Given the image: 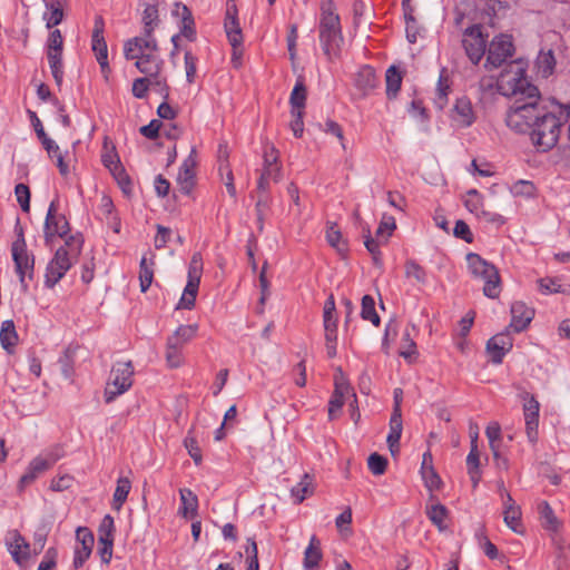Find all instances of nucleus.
Wrapping results in <instances>:
<instances>
[{
  "label": "nucleus",
  "mask_w": 570,
  "mask_h": 570,
  "mask_svg": "<svg viewBox=\"0 0 570 570\" xmlns=\"http://www.w3.org/2000/svg\"><path fill=\"white\" fill-rule=\"evenodd\" d=\"M570 118V102L552 104V109L539 98L522 102L517 100L507 114V125L518 131H530L532 142L542 151L552 149L560 137L562 125Z\"/></svg>",
  "instance_id": "f257e3e1"
},
{
  "label": "nucleus",
  "mask_w": 570,
  "mask_h": 570,
  "mask_svg": "<svg viewBox=\"0 0 570 570\" xmlns=\"http://www.w3.org/2000/svg\"><path fill=\"white\" fill-rule=\"evenodd\" d=\"M498 87L505 96H520L514 101L527 102L540 98L538 88L528 80L525 69L517 61L510 62L501 72Z\"/></svg>",
  "instance_id": "f03ea898"
},
{
  "label": "nucleus",
  "mask_w": 570,
  "mask_h": 570,
  "mask_svg": "<svg viewBox=\"0 0 570 570\" xmlns=\"http://www.w3.org/2000/svg\"><path fill=\"white\" fill-rule=\"evenodd\" d=\"M82 239L79 236H69L65 245L56 250L53 258L49 262L46 275L45 285L52 288L70 269L73 262L80 254Z\"/></svg>",
  "instance_id": "7ed1b4c3"
},
{
  "label": "nucleus",
  "mask_w": 570,
  "mask_h": 570,
  "mask_svg": "<svg viewBox=\"0 0 570 570\" xmlns=\"http://www.w3.org/2000/svg\"><path fill=\"white\" fill-rule=\"evenodd\" d=\"M466 263L472 276L484 282L483 294L489 298H497L501 291L497 267L476 253L466 254Z\"/></svg>",
  "instance_id": "20e7f679"
},
{
  "label": "nucleus",
  "mask_w": 570,
  "mask_h": 570,
  "mask_svg": "<svg viewBox=\"0 0 570 570\" xmlns=\"http://www.w3.org/2000/svg\"><path fill=\"white\" fill-rule=\"evenodd\" d=\"M134 366L131 361L116 362L110 371L107 381L104 399L106 403L114 402L118 396L126 393L132 385Z\"/></svg>",
  "instance_id": "39448f33"
},
{
  "label": "nucleus",
  "mask_w": 570,
  "mask_h": 570,
  "mask_svg": "<svg viewBox=\"0 0 570 570\" xmlns=\"http://www.w3.org/2000/svg\"><path fill=\"white\" fill-rule=\"evenodd\" d=\"M11 254L21 288L27 292L29 286L27 279L32 281L35 275V256L28 252L22 232L12 243Z\"/></svg>",
  "instance_id": "423d86ee"
},
{
  "label": "nucleus",
  "mask_w": 570,
  "mask_h": 570,
  "mask_svg": "<svg viewBox=\"0 0 570 570\" xmlns=\"http://www.w3.org/2000/svg\"><path fill=\"white\" fill-rule=\"evenodd\" d=\"M203 273V258L200 253H194L188 266V281L183 295L177 304V308L191 309L195 306L196 296L199 288Z\"/></svg>",
  "instance_id": "0eeeda50"
},
{
  "label": "nucleus",
  "mask_w": 570,
  "mask_h": 570,
  "mask_svg": "<svg viewBox=\"0 0 570 570\" xmlns=\"http://www.w3.org/2000/svg\"><path fill=\"white\" fill-rule=\"evenodd\" d=\"M512 38L507 35H500L492 39L489 45L485 67L498 68L513 55Z\"/></svg>",
  "instance_id": "6e6552de"
},
{
  "label": "nucleus",
  "mask_w": 570,
  "mask_h": 570,
  "mask_svg": "<svg viewBox=\"0 0 570 570\" xmlns=\"http://www.w3.org/2000/svg\"><path fill=\"white\" fill-rule=\"evenodd\" d=\"M58 202L52 200L49 205L46 220H45V239L49 243L53 236L61 238L66 237L69 233V223L66 217L58 214Z\"/></svg>",
  "instance_id": "1a4fd4ad"
},
{
  "label": "nucleus",
  "mask_w": 570,
  "mask_h": 570,
  "mask_svg": "<svg viewBox=\"0 0 570 570\" xmlns=\"http://www.w3.org/2000/svg\"><path fill=\"white\" fill-rule=\"evenodd\" d=\"M4 543L18 566H23L28 562L31 556L30 544L18 530L8 531Z\"/></svg>",
  "instance_id": "9d476101"
},
{
  "label": "nucleus",
  "mask_w": 570,
  "mask_h": 570,
  "mask_svg": "<svg viewBox=\"0 0 570 570\" xmlns=\"http://www.w3.org/2000/svg\"><path fill=\"white\" fill-rule=\"evenodd\" d=\"M523 404V415L525 433L529 442L535 443L538 440L539 411L540 404L533 395L525 393Z\"/></svg>",
  "instance_id": "9b49d317"
},
{
  "label": "nucleus",
  "mask_w": 570,
  "mask_h": 570,
  "mask_svg": "<svg viewBox=\"0 0 570 570\" xmlns=\"http://www.w3.org/2000/svg\"><path fill=\"white\" fill-rule=\"evenodd\" d=\"M91 48L102 71L108 69V48L104 38V20L97 17L91 36Z\"/></svg>",
  "instance_id": "f8f14e48"
},
{
  "label": "nucleus",
  "mask_w": 570,
  "mask_h": 570,
  "mask_svg": "<svg viewBox=\"0 0 570 570\" xmlns=\"http://www.w3.org/2000/svg\"><path fill=\"white\" fill-rule=\"evenodd\" d=\"M157 50V41L153 33L146 35L145 32L144 37H135L129 39L125 42L124 46V53L128 60H134L137 55L145 52H156Z\"/></svg>",
  "instance_id": "ddd939ff"
},
{
  "label": "nucleus",
  "mask_w": 570,
  "mask_h": 570,
  "mask_svg": "<svg viewBox=\"0 0 570 570\" xmlns=\"http://www.w3.org/2000/svg\"><path fill=\"white\" fill-rule=\"evenodd\" d=\"M196 165V149L193 147L188 157L183 161L177 175V184L183 194L189 195L194 188Z\"/></svg>",
  "instance_id": "4468645a"
},
{
  "label": "nucleus",
  "mask_w": 570,
  "mask_h": 570,
  "mask_svg": "<svg viewBox=\"0 0 570 570\" xmlns=\"http://www.w3.org/2000/svg\"><path fill=\"white\" fill-rule=\"evenodd\" d=\"M451 120L456 127H470L475 120V114L471 100L466 97L458 98L452 110Z\"/></svg>",
  "instance_id": "2eb2a0df"
},
{
  "label": "nucleus",
  "mask_w": 570,
  "mask_h": 570,
  "mask_svg": "<svg viewBox=\"0 0 570 570\" xmlns=\"http://www.w3.org/2000/svg\"><path fill=\"white\" fill-rule=\"evenodd\" d=\"M512 346L513 341L509 332L499 333L492 336L487 343V350L494 364H500Z\"/></svg>",
  "instance_id": "dca6fc26"
},
{
  "label": "nucleus",
  "mask_w": 570,
  "mask_h": 570,
  "mask_svg": "<svg viewBox=\"0 0 570 570\" xmlns=\"http://www.w3.org/2000/svg\"><path fill=\"white\" fill-rule=\"evenodd\" d=\"M224 27L230 46L236 50L243 43V33L237 19V7L235 3H227Z\"/></svg>",
  "instance_id": "f3484780"
},
{
  "label": "nucleus",
  "mask_w": 570,
  "mask_h": 570,
  "mask_svg": "<svg viewBox=\"0 0 570 570\" xmlns=\"http://www.w3.org/2000/svg\"><path fill=\"white\" fill-rule=\"evenodd\" d=\"M534 316V311L523 302H514L511 305V323L509 325L514 332L520 333L528 327Z\"/></svg>",
  "instance_id": "a211bd4d"
},
{
  "label": "nucleus",
  "mask_w": 570,
  "mask_h": 570,
  "mask_svg": "<svg viewBox=\"0 0 570 570\" xmlns=\"http://www.w3.org/2000/svg\"><path fill=\"white\" fill-rule=\"evenodd\" d=\"M354 85L362 96H367L373 92L379 86V78L375 70L370 66H363L357 71Z\"/></svg>",
  "instance_id": "6ab92c4d"
},
{
  "label": "nucleus",
  "mask_w": 570,
  "mask_h": 570,
  "mask_svg": "<svg viewBox=\"0 0 570 570\" xmlns=\"http://www.w3.org/2000/svg\"><path fill=\"white\" fill-rule=\"evenodd\" d=\"M136 67L138 70L147 76L156 77L158 76L163 60L156 55V52H145L137 55Z\"/></svg>",
  "instance_id": "aec40b11"
},
{
  "label": "nucleus",
  "mask_w": 570,
  "mask_h": 570,
  "mask_svg": "<svg viewBox=\"0 0 570 570\" xmlns=\"http://www.w3.org/2000/svg\"><path fill=\"white\" fill-rule=\"evenodd\" d=\"M463 47L472 63L476 65L485 52V41L481 35L474 36L473 32L463 39Z\"/></svg>",
  "instance_id": "412c9836"
},
{
  "label": "nucleus",
  "mask_w": 570,
  "mask_h": 570,
  "mask_svg": "<svg viewBox=\"0 0 570 570\" xmlns=\"http://www.w3.org/2000/svg\"><path fill=\"white\" fill-rule=\"evenodd\" d=\"M320 40L323 51L328 58L337 56L343 41L341 29L320 31Z\"/></svg>",
  "instance_id": "4be33fe9"
},
{
  "label": "nucleus",
  "mask_w": 570,
  "mask_h": 570,
  "mask_svg": "<svg viewBox=\"0 0 570 570\" xmlns=\"http://www.w3.org/2000/svg\"><path fill=\"white\" fill-rule=\"evenodd\" d=\"M351 391L350 385L344 382L343 380L335 381V390L333 395L331 396V400L328 402V417L330 420H334L336 417V413L342 409L344 405V397L346 394H348Z\"/></svg>",
  "instance_id": "5701e85b"
},
{
  "label": "nucleus",
  "mask_w": 570,
  "mask_h": 570,
  "mask_svg": "<svg viewBox=\"0 0 570 570\" xmlns=\"http://www.w3.org/2000/svg\"><path fill=\"white\" fill-rule=\"evenodd\" d=\"M412 332H416V326L414 324L407 325L404 330L400 348V355L409 363H413L417 358V348L414 340L412 338Z\"/></svg>",
  "instance_id": "b1692460"
},
{
  "label": "nucleus",
  "mask_w": 570,
  "mask_h": 570,
  "mask_svg": "<svg viewBox=\"0 0 570 570\" xmlns=\"http://www.w3.org/2000/svg\"><path fill=\"white\" fill-rule=\"evenodd\" d=\"M51 465L45 456L38 455L30 463L27 472L21 476L20 484L28 485L32 483L39 474L50 469Z\"/></svg>",
  "instance_id": "393cba45"
},
{
  "label": "nucleus",
  "mask_w": 570,
  "mask_h": 570,
  "mask_svg": "<svg viewBox=\"0 0 570 570\" xmlns=\"http://www.w3.org/2000/svg\"><path fill=\"white\" fill-rule=\"evenodd\" d=\"M179 494L181 501L179 513L184 518L193 519L194 517H196L198 509L197 495L189 489H180Z\"/></svg>",
  "instance_id": "a878e982"
},
{
  "label": "nucleus",
  "mask_w": 570,
  "mask_h": 570,
  "mask_svg": "<svg viewBox=\"0 0 570 570\" xmlns=\"http://www.w3.org/2000/svg\"><path fill=\"white\" fill-rule=\"evenodd\" d=\"M198 325L189 324V325H180L173 335L167 338L168 343L175 344L178 347L183 348L185 344L190 342L197 334Z\"/></svg>",
  "instance_id": "bb28decb"
},
{
  "label": "nucleus",
  "mask_w": 570,
  "mask_h": 570,
  "mask_svg": "<svg viewBox=\"0 0 570 570\" xmlns=\"http://www.w3.org/2000/svg\"><path fill=\"white\" fill-rule=\"evenodd\" d=\"M538 512L542 527L549 531H558L561 527V522L554 514L552 508L547 501H542L538 505Z\"/></svg>",
  "instance_id": "cd10ccee"
},
{
  "label": "nucleus",
  "mask_w": 570,
  "mask_h": 570,
  "mask_svg": "<svg viewBox=\"0 0 570 570\" xmlns=\"http://www.w3.org/2000/svg\"><path fill=\"white\" fill-rule=\"evenodd\" d=\"M535 68L538 73L542 78L550 77L556 68V58L553 55V51L551 49L549 50H541L537 57L535 60Z\"/></svg>",
  "instance_id": "c85d7f7f"
},
{
  "label": "nucleus",
  "mask_w": 570,
  "mask_h": 570,
  "mask_svg": "<svg viewBox=\"0 0 570 570\" xmlns=\"http://www.w3.org/2000/svg\"><path fill=\"white\" fill-rule=\"evenodd\" d=\"M1 346L8 352L12 353L13 347L18 342V334L13 321L7 320L2 322L0 330Z\"/></svg>",
  "instance_id": "c756f323"
},
{
  "label": "nucleus",
  "mask_w": 570,
  "mask_h": 570,
  "mask_svg": "<svg viewBox=\"0 0 570 570\" xmlns=\"http://www.w3.org/2000/svg\"><path fill=\"white\" fill-rule=\"evenodd\" d=\"M43 2L47 9L43 13L47 27L52 28L59 24L63 18V10L60 0H43Z\"/></svg>",
  "instance_id": "7c9ffc66"
},
{
  "label": "nucleus",
  "mask_w": 570,
  "mask_h": 570,
  "mask_svg": "<svg viewBox=\"0 0 570 570\" xmlns=\"http://www.w3.org/2000/svg\"><path fill=\"white\" fill-rule=\"evenodd\" d=\"M314 484L313 479L308 473H305L301 481L291 489V494L294 498L295 503H302L306 497L313 494Z\"/></svg>",
  "instance_id": "2f4dec72"
},
{
  "label": "nucleus",
  "mask_w": 570,
  "mask_h": 570,
  "mask_svg": "<svg viewBox=\"0 0 570 570\" xmlns=\"http://www.w3.org/2000/svg\"><path fill=\"white\" fill-rule=\"evenodd\" d=\"M340 18L332 10V2H323L322 17L320 22V31L324 30H340Z\"/></svg>",
  "instance_id": "473e14b6"
},
{
  "label": "nucleus",
  "mask_w": 570,
  "mask_h": 570,
  "mask_svg": "<svg viewBox=\"0 0 570 570\" xmlns=\"http://www.w3.org/2000/svg\"><path fill=\"white\" fill-rule=\"evenodd\" d=\"M154 257V255H151ZM154 259L150 258L148 261L147 256L144 255L140 259L139 264V283H140V289L142 293H145L151 285L154 279Z\"/></svg>",
  "instance_id": "72a5a7b5"
},
{
  "label": "nucleus",
  "mask_w": 570,
  "mask_h": 570,
  "mask_svg": "<svg viewBox=\"0 0 570 570\" xmlns=\"http://www.w3.org/2000/svg\"><path fill=\"white\" fill-rule=\"evenodd\" d=\"M402 79V73L395 66L389 67L385 73L386 95L389 98L396 97L401 89Z\"/></svg>",
  "instance_id": "f704fd0d"
},
{
  "label": "nucleus",
  "mask_w": 570,
  "mask_h": 570,
  "mask_svg": "<svg viewBox=\"0 0 570 570\" xmlns=\"http://www.w3.org/2000/svg\"><path fill=\"white\" fill-rule=\"evenodd\" d=\"M131 489V482L128 478H119L112 498V508L120 510L122 504L126 502L127 497Z\"/></svg>",
  "instance_id": "c9c22d12"
},
{
  "label": "nucleus",
  "mask_w": 570,
  "mask_h": 570,
  "mask_svg": "<svg viewBox=\"0 0 570 570\" xmlns=\"http://www.w3.org/2000/svg\"><path fill=\"white\" fill-rule=\"evenodd\" d=\"M426 515L430 521L439 528V530L442 531L445 529L444 522L448 517V509L443 504L435 502L428 505Z\"/></svg>",
  "instance_id": "e433bc0d"
},
{
  "label": "nucleus",
  "mask_w": 570,
  "mask_h": 570,
  "mask_svg": "<svg viewBox=\"0 0 570 570\" xmlns=\"http://www.w3.org/2000/svg\"><path fill=\"white\" fill-rule=\"evenodd\" d=\"M322 558V552L320 549V541L315 535L311 538L309 544L304 552V566L307 569H312L317 567L320 560Z\"/></svg>",
  "instance_id": "4c0bfd02"
},
{
  "label": "nucleus",
  "mask_w": 570,
  "mask_h": 570,
  "mask_svg": "<svg viewBox=\"0 0 570 570\" xmlns=\"http://www.w3.org/2000/svg\"><path fill=\"white\" fill-rule=\"evenodd\" d=\"M47 58L52 77L57 86L60 87L63 80L62 52L47 51Z\"/></svg>",
  "instance_id": "58836bf2"
},
{
  "label": "nucleus",
  "mask_w": 570,
  "mask_h": 570,
  "mask_svg": "<svg viewBox=\"0 0 570 570\" xmlns=\"http://www.w3.org/2000/svg\"><path fill=\"white\" fill-rule=\"evenodd\" d=\"M504 523L515 533L522 532L521 510L518 505H507L503 511Z\"/></svg>",
  "instance_id": "ea45409f"
},
{
  "label": "nucleus",
  "mask_w": 570,
  "mask_h": 570,
  "mask_svg": "<svg viewBox=\"0 0 570 570\" xmlns=\"http://www.w3.org/2000/svg\"><path fill=\"white\" fill-rule=\"evenodd\" d=\"M326 239L328 244L337 250L341 255L347 252V244L342 237L341 230L336 224H331L326 229Z\"/></svg>",
  "instance_id": "a19ab883"
},
{
  "label": "nucleus",
  "mask_w": 570,
  "mask_h": 570,
  "mask_svg": "<svg viewBox=\"0 0 570 570\" xmlns=\"http://www.w3.org/2000/svg\"><path fill=\"white\" fill-rule=\"evenodd\" d=\"M361 316L365 321H370L374 326L380 325V316L375 311V301L371 295H364L362 298Z\"/></svg>",
  "instance_id": "79ce46f5"
},
{
  "label": "nucleus",
  "mask_w": 570,
  "mask_h": 570,
  "mask_svg": "<svg viewBox=\"0 0 570 570\" xmlns=\"http://www.w3.org/2000/svg\"><path fill=\"white\" fill-rule=\"evenodd\" d=\"M292 109L303 110L306 102V87L303 80H297L289 98Z\"/></svg>",
  "instance_id": "37998d69"
},
{
  "label": "nucleus",
  "mask_w": 570,
  "mask_h": 570,
  "mask_svg": "<svg viewBox=\"0 0 570 570\" xmlns=\"http://www.w3.org/2000/svg\"><path fill=\"white\" fill-rule=\"evenodd\" d=\"M485 434L489 440V445L492 451L493 458H499V441L501 440V428L498 422H491L487 429Z\"/></svg>",
  "instance_id": "c03bdc74"
},
{
  "label": "nucleus",
  "mask_w": 570,
  "mask_h": 570,
  "mask_svg": "<svg viewBox=\"0 0 570 570\" xmlns=\"http://www.w3.org/2000/svg\"><path fill=\"white\" fill-rule=\"evenodd\" d=\"M402 413H392L390 419V432L386 438V442L393 444L400 442L402 435Z\"/></svg>",
  "instance_id": "a18cd8bd"
},
{
  "label": "nucleus",
  "mask_w": 570,
  "mask_h": 570,
  "mask_svg": "<svg viewBox=\"0 0 570 570\" xmlns=\"http://www.w3.org/2000/svg\"><path fill=\"white\" fill-rule=\"evenodd\" d=\"M421 475L425 488L430 492L441 489L443 482L434 468H429L425 472L421 473Z\"/></svg>",
  "instance_id": "49530a36"
},
{
  "label": "nucleus",
  "mask_w": 570,
  "mask_h": 570,
  "mask_svg": "<svg viewBox=\"0 0 570 570\" xmlns=\"http://www.w3.org/2000/svg\"><path fill=\"white\" fill-rule=\"evenodd\" d=\"M396 224L393 216L383 215L382 220L376 229V237L383 238L384 242L391 236L392 232L395 229Z\"/></svg>",
  "instance_id": "de8ad7c7"
},
{
  "label": "nucleus",
  "mask_w": 570,
  "mask_h": 570,
  "mask_svg": "<svg viewBox=\"0 0 570 570\" xmlns=\"http://www.w3.org/2000/svg\"><path fill=\"white\" fill-rule=\"evenodd\" d=\"M367 466L374 475H382L386 470L387 460L379 453H372L367 459Z\"/></svg>",
  "instance_id": "09e8293b"
},
{
  "label": "nucleus",
  "mask_w": 570,
  "mask_h": 570,
  "mask_svg": "<svg viewBox=\"0 0 570 570\" xmlns=\"http://www.w3.org/2000/svg\"><path fill=\"white\" fill-rule=\"evenodd\" d=\"M180 347L175 344L168 343L166 344V361L170 367H178L183 364V354Z\"/></svg>",
  "instance_id": "8fccbe9b"
},
{
  "label": "nucleus",
  "mask_w": 570,
  "mask_h": 570,
  "mask_svg": "<svg viewBox=\"0 0 570 570\" xmlns=\"http://www.w3.org/2000/svg\"><path fill=\"white\" fill-rule=\"evenodd\" d=\"M449 91L450 86L448 83V78L441 75L439 78L435 97V104L440 109H442L446 105Z\"/></svg>",
  "instance_id": "3c124183"
},
{
  "label": "nucleus",
  "mask_w": 570,
  "mask_h": 570,
  "mask_svg": "<svg viewBox=\"0 0 570 570\" xmlns=\"http://www.w3.org/2000/svg\"><path fill=\"white\" fill-rule=\"evenodd\" d=\"M158 18L157 8L148 6L142 13L144 31L146 35L153 33L155 23Z\"/></svg>",
  "instance_id": "603ef678"
},
{
  "label": "nucleus",
  "mask_w": 570,
  "mask_h": 570,
  "mask_svg": "<svg viewBox=\"0 0 570 570\" xmlns=\"http://www.w3.org/2000/svg\"><path fill=\"white\" fill-rule=\"evenodd\" d=\"M14 194L21 209L26 213L30 209V190L24 184H18L14 188Z\"/></svg>",
  "instance_id": "864d4df0"
},
{
  "label": "nucleus",
  "mask_w": 570,
  "mask_h": 570,
  "mask_svg": "<svg viewBox=\"0 0 570 570\" xmlns=\"http://www.w3.org/2000/svg\"><path fill=\"white\" fill-rule=\"evenodd\" d=\"M405 275L406 277H412L416 279L419 283H425L426 274L423 267H421L414 261H407L405 264Z\"/></svg>",
  "instance_id": "5fc2aeb1"
},
{
  "label": "nucleus",
  "mask_w": 570,
  "mask_h": 570,
  "mask_svg": "<svg viewBox=\"0 0 570 570\" xmlns=\"http://www.w3.org/2000/svg\"><path fill=\"white\" fill-rule=\"evenodd\" d=\"M76 539L78 542V547L92 549L95 538L92 532L88 528H78L76 531Z\"/></svg>",
  "instance_id": "6e6d98bb"
},
{
  "label": "nucleus",
  "mask_w": 570,
  "mask_h": 570,
  "mask_svg": "<svg viewBox=\"0 0 570 570\" xmlns=\"http://www.w3.org/2000/svg\"><path fill=\"white\" fill-rule=\"evenodd\" d=\"M114 519L109 514L105 515L99 529V540L106 539V540H114Z\"/></svg>",
  "instance_id": "4d7b16f0"
},
{
  "label": "nucleus",
  "mask_w": 570,
  "mask_h": 570,
  "mask_svg": "<svg viewBox=\"0 0 570 570\" xmlns=\"http://www.w3.org/2000/svg\"><path fill=\"white\" fill-rule=\"evenodd\" d=\"M368 235L365 236L364 245L366 249L372 254L375 263H379V258L381 255L380 246L385 243L383 238H373L370 235V230H367Z\"/></svg>",
  "instance_id": "13d9d810"
},
{
  "label": "nucleus",
  "mask_w": 570,
  "mask_h": 570,
  "mask_svg": "<svg viewBox=\"0 0 570 570\" xmlns=\"http://www.w3.org/2000/svg\"><path fill=\"white\" fill-rule=\"evenodd\" d=\"M184 444H185V448L188 451V454L194 460L195 464H197V465L200 464L202 463V451H200V448H199L198 442L196 441V439L190 436V435H188L185 439Z\"/></svg>",
  "instance_id": "bf43d9fd"
},
{
  "label": "nucleus",
  "mask_w": 570,
  "mask_h": 570,
  "mask_svg": "<svg viewBox=\"0 0 570 570\" xmlns=\"http://www.w3.org/2000/svg\"><path fill=\"white\" fill-rule=\"evenodd\" d=\"M63 48V38L60 30L56 29L50 32L48 42H47V51L62 52Z\"/></svg>",
  "instance_id": "052dcab7"
},
{
  "label": "nucleus",
  "mask_w": 570,
  "mask_h": 570,
  "mask_svg": "<svg viewBox=\"0 0 570 570\" xmlns=\"http://www.w3.org/2000/svg\"><path fill=\"white\" fill-rule=\"evenodd\" d=\"M196 65L197 57L194 56L190 51L185 52V69H186V79L189 83H193L196 77Z\"/></svg>",
  "instance_id": "680f3d73"
},
{
  "label": "nucleus",
  "mask_w": 570,
  "mask_h": 570,
  "mask_svg": "<svg viewBox=\"0 0 570 570\" xmlns=\"http://www.w3.org/2000/svg\"><path fill=\"white\" fill-rule=\"evenodd\" d=\"M292 121H291V129L295 137H301L304 131V122H303V110H295L292 109Z\"/></svg>",
  "instance_id": "e2e57ef3"
},
{
  "label": "nucleus",
  "mask_w": 570,
  "mask_h": 570,
  "mask_svg": "<svg viewBox=\"0 0 570 570\" xmlns=\"http://www.w3.org/2000/svg\"><path fill=\"white\" fill-rule=\"evenodd\" d=\"M453 234L455 237L465 240L466 243L473 242V234L469 225L463 220H456Z\"/></svg>",
  "instance_id": "0e129e2a"
},
{
  "label": "nucleus",
  "mask_w": 570,
  "mask_h": 570,
  "mask_svg": "<svg viewBox=\"0 0 570 570\" xmlns=\"http://www.w3.org/2000/svg\"><path fill=\"white\" fill-rule=\"evenodd\" d=\"M114 540L98 539V553L104 563H109L112 557Z\"/></svg>",
  "instance_id": "69168bd1"
},
{
  "label": "nucleus",
  "mask_w": 570,
  "mask_h": 570,
  "mask_svg": "<svg viewBox=\"0 0 570 570\" xmlns=\"http://www.w3.org/2000/svg\"><path fill=\"white\" fill-rule=\"evenodd\" d=\"M512 193L515 196H532L534 193V186L532 183L527 180H519L512 186Z\"/></svg>",
  "instance_id": "338daca9"
},
{
  "label": "nucleus",
  "mask_w": 570,
  "mask_h": 570,
  "mask_svg": "<svg viewBox=\"0 0 570 570\" xmlns=\"http://www.w3.org/2000/svg\"><path fill=\"white\" fill-rule=\"evenodd\" d=\"M161 127V121L153 119L148 125L140 127L139 131L148 139H156Z\"/></svg>",
  "instance_id": "774afa93"
}]
</instances>
